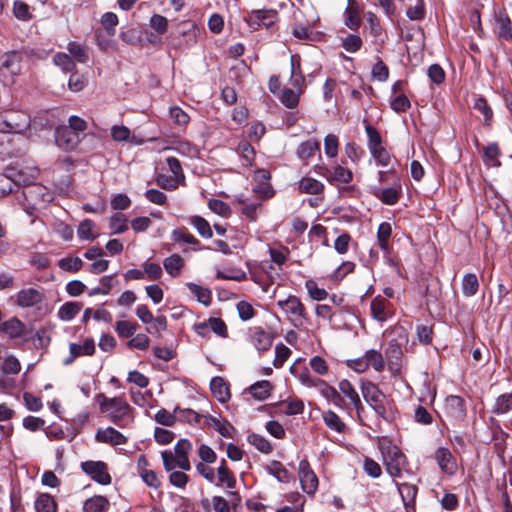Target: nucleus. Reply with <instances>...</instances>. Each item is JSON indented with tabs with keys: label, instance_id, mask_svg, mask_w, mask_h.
Segmentation results:
<instances>
[{
	"label": "nucleus",
	"instance_id": "1",
	"mask_svg": "<svg viewBox=\"0 0 512 512\" xmlns=\"http://www.w3.org/2000/svg\"><path fill=\"white\" fill-rule=\"evenodd\" d=\"M6 171L14 185L25 186L23 195L33 206L38 205L40 202L46 203L52 200V196L46 187L33 184L39 175L38 168L11 165L6 168Z\"/></svg>",
	"mask_w": 512,
	"mask_h": 512
},
{
	"label": "nucleus",
	"instance_id": "2",
	"mask_svg": "<svg viewBox=\"0 0 512 512\" xmlns=\"http://www.w3.org/2000/svg\"><path fill=\"white\" fill-rule=\"evenodd\" d=\"M101 413L119 428H128L134 422L133 409L122 397L108 398L100 393L96 395Z\"/></svg>",
	"mask_w": 512,
	"mask_h": 512
},
{
	"label": "nucleus",
	"instance_id": "3",
	"mask_svg": "<svg viewBox=\"0 0 512 512\" xmlns=\"http://www.w3.org/2000/svg\"><path fill=\"white\" fill-rule=\"evenodd\" d=\"M361 392L366 403L380 418L386 422H392L395 419L393 405L376 384L370 381H362Z\"/></svg>",
	"mask_w": 512,
	"mask_h": 512
},
{
	"label": "nucleus",
	"instance_id": "4",
	"mask_svg": "<svg viewBox=\"0 0 512 512\" xmlns=\"http://www.w3.org/2000/svg\"><path fill=\"white\" fill-rule=\"evenodd\" d=\"M378 447L382 453L383 464L387 473L392 478L401 477L402 470L408 465L406 455L388 438L379 439Z\"/></svg>",
	"mask_w": 512,
	"mask_h": 512
},
{
	"label": "nucleus",
	"instance_id": "5",
	"mask_svg": "<svg viewBox=\"0 0 512 512\" xmlns=\"http://www.w3.org/2000/svg\"><path fill=\"white\" fill-rule=\"evenodd\" d=\"M277 305L295 328H300L308 320L306 307L297 296L289 295L286 299L279 300Z\"/></svg>",
	"mask_w": 512,
	"mask_h": 512
},
{
	"label": "nucleus",
	"instance_id": "6",
	"mask_svg": "<svg viewBox=\"0 0 512 512\" xmlns=\"http://www.w3.org/2000/svg\"><path fill=\"white\" fill-rule=\"evenodd\" d=\"M30 124V117L22 111L10 110L0 116V132L2 133H22Z\"/></svg>",
	"mask_w": 512,
	"mask_h": 512
},
{
	"label": "nucleus",
	"instance_id": "7",
	"mask_svg": "<svg viewBox=\"0 0 512 512\" xmlns=\"http://www.w3.org/2000/svg\"><path fill=\"white\" fill-rule=\"evenodd\" d=\"M245 23L254 31L261 26L269 29L278 21V12L274 9H256L247 13Z\"/></svg>",
	"mask_w": 512,
	"mask_h": 512
},
{
	"label": "nucleus",
	"instance_id": "8",
	"mask_svg": "<svg viewBox=\"0 0 512 512\" xmlns=\"http://www.w3.org/2000/svg\"><path fill=\"white\" fill-rule=\"evenodd\" d=\"M82 137L71 127L66 125L58 126L55 130V143L64 151L74 150L81 142Z\"/></svg>",
	"mask_w": 512,
	"mask_h": 512
},
{
	"label": "nucleus",
	"instance_id": "9",
	"mask_svg": "<svg viewBox=\"0 0 512 512\" xmlns=\"http://www.w3.org/2000/svg\"><path fill=\"white\" fill-rule=\"evenodd\" d=\"M82 471L101 485H109L112 481L107 472V465L102 461H85L81 463Z\"/></svg>",
	"mask_w": 512,
	"mask_h": 512
},
{
	"label": "nucleus",
	"instance_id": "10",
	"mask_svg": "<svg viewBox=\"0 0 512 512\" xmlns=\"http://www.w3.org/2000/svg\"><path fill=\"white\" fill-rule=\"evenodd\" d=\"M298 474L302 490L308 495H313L318 488V478L307 459L299 462Z\"/></svg>",
	"mask_w": 512,
	"mask_h": 512
},
{
	"label": "nucleus",
	"instance_id": "11",
	"mask_svg": "<svg viewBox=\"0 0 512 512\" xmlns=\"http://www.w3.org/2000/svg\"><path fill=\"white\" fill-rule=\"evenodd\" d=\"M45 298L43 289H21L15 295V304L21 308H30L41 303Z\"/></svg>",
	"mask_w": 512,
	"mask_h": 512
},
{
	"label": "nucleus",
	"instance_id": "12",
	"mask_svg": "<svg viewBox=\"0 0 512 512\" xmlns=\"http://www.w3.org/2000/svg\"><path fill=\"white\" fill-rule=\"evenodd\" d=\"M370 312L374 320L385 322L393 316L392 304L381 295H377L370 303Z\"/></svg>",
	"mask_w": 512,
	"mask_h": 512
},
{
	"label": "nucleus",
	"instance_id": "13",
	"mask_svg": "<svg viewBox=\"0 0 512 512\" xmlns=\"http://www.w3.org/2000/svg\"><path fill=\"white\" fill-rule=\"evenodd\" d=\"M434 459L438 464L440 470L449 475L453 476L457 472L456 458L453 456L451 451L446 447H439L435 450Z\"/></svg>",
	"mask_w": 512,
	"mask_h": 512
},
{
	"label": "nucleus",
	"instance_id": "14",
	"mask_svg": "<svg viewBox=\"0 0 512 512\" xmlns=\"http://www.w3.org/2000/svg\"><path fill=\"white\" fill-rule=\"evenodd\" d=\"M372 194L386 205H395L402 196V186L399 181L387 188L372 187Z\"/></svg>",
	"mask_w": 512,
	"mask_h": 512
},
{
	"label": "nucleus",
	"instance_id": "15",
	"mask_svg": "<svg viewBox=\"0 0 512 512\" xmlns=\"http://www.w3.org/2000/svg\"><path fill=\"white\" fill-rule=\"evenodd\" d=\"M250 341L259 351H268L274 340L273 334L265 331L262 327H252L249 329Z\"/></svg>",
	"mask_w": 512,
	"mask_h": 512
},
{
	"label": "nucleus",
	"instance_id": "16",
	"mask_svg": "<svg viewBox=\"0 0 512 512\" xmlns=\"http://www.w3.org/2000/svg\"><path fill=\"white\" fill-rule=\"evenodd\" d=\"M95 353V342L93 338H86L83 345L76 343H70L69 345V356L64 359L65 365L72 364L76 358L80 356H92Z\"/></svg>",
	"mask_w": 512,
	"mask_h": 512
},
{
	"label": "nucleus",
	"instance_id": "17",
	"mask_svg": "<svg viewBox=\"0 0 512 512\" xmlns=\"http://www.w3.org/2000/svg\"><path fill=\"white\" fill-rule=\"evenodd\" d=\"M22 56L19 51H9L4 53L0 59V75L6 70L10 75H19L21 72Z\"/></svg>",
	"mask_w": 512,
	"mask_h": 512
},
{
	"label": "nucleus",
	"instance_id": "18",
	"mask_svg": "<svg viewBox=\"0 0 512 512\" xmlns=\"http://www.w3.org/2000/svg\"><path fill=\"white\" fill-rule=\"evenodd\" d=\"M393 482L398 489L407 512H415V502L418 493L417 486L410 483H398L395 480Z\"/></svg>",
	"mask_w": 512,
	"mask_h": 512
},
{
	"label": "nucleus",
	"instance_id": "19",
	"mask_svg": "<svg viewBox=\"0 0 512 512\" xmlns=\"http://www.w3.org/2000/svg\"><path fill=\"white\" fill-rule=\"evenodd\" d=\"M95 439L101 443H108L111 445H122L127 442V438L118 430L113 427L105 429H98Z\"/></svg>",
	"mask_w": 512,
	"mask_h": 512
},
{
	"label": "nucleus",
	"instance_id": "20",
	"mask_svg": "<svg viewBox=\"0 0 512 512\" xmlns=\"http://www.w3.org/2000/svg\"><path fill=\"white\" fill-rule=\"evenodd\" d=\"M495 23L497 29V36L500 39L509 41L512 39V22L508 14L500 11L495 14Z\"/></svg>",
	"mask_w": 512,
	"mask_h": 512
},
{
	"label": "nucleus",
	"instance_id": "21",
	"mask_svg": "<svg viewBox=\"0 0 512 512\" xmlns=\"http://www.w3.org/2000/svg\"><path fill=\"white\" fill-rule=\"evenodd\" d=\"M210 389L213 396L220 402L225 403L230 398V390L228 384L220 376L211 379Z\"/></svg>",
	"mask_w": 512,
	"mask_h": 512
},
{
	"label": "nucleus",
	"instance_id": "22",
	"mask_svg": "<svg viewBox=\"0 0 512 512\" xmlns=\"http://www.w3.org/2000/svg\"><path fill=\"white\" fill-rule=\"evenodd\" d=\"M25 325L16 317H13L0 325V332L9 338H20L24 335Z\"/></svg>",
	"mask_w": 512,
	"mask_h": 512
},
{
	"label": "nucleus",
	"instance_id": "23",
	"mask_svg": "<svg viewBox=\"0 0 512 512\" xmlns=\"http://www.w3.org/2000/svg\"><path fill=\"white\" fill-rule=\"evenodd\" d=\"M272 390L273 385L268 380L257 381L248 388L249 394L258 401L269 398Z\"/></svg>",
	"mask_w": 512,
	"mask_h": 512
},
{
	"label": "nucleus",
	"instance_id": "24",
	"mask_svg": "<svg viewBox=\"0 0 512 512\" xmlns=\"http://www.w3.org/2000/svg\"><path fill=\"white\" fill-rule=\"evenodd\" d=\"M291 89H294L300 93L304 91L305 77L301 71L300 62L295 60V57H291V76L289 79Z\"/></svg>",
	"mask_w": 512,
	"mask_h": 512
},
{
	"label": "nucleus",
	"instance_id": "25",
	"mask_svg": "<svg viewBox=\"0 0 512 512\" xmlns=\"http://www.w3.org/2000/svg\"><path fill=\"white\" fill-rule=\"evenodd\" d=\"M265 470L281 483H289L293 479L292 474L277 460L271 461Z\"/></svg>",
	"mask_w": 512,
	"mask_h": 512
},
{
	"label": "nucleus",
	"instance_id": "26",
	"mask_svg": "<svg viewBox=\"0 0 512 512\" xmlns=\"http://www.w3.org/2000/svg\"><path fill=\"white\" fill-rule=\"evenodd\" d=\"M353 180V173L350 169L345 168L341 164H336L331 167L330 176L328 182L333 183H344L349 184Z\"/></svg>",
	"mask_w": 512,
	"mask_h": 512
},
{
	"label": "nucleus",
	"instance_id": "27",
	"mask_svg": "<svg viewBox=\"0 0 512 512\" xmlns=\"http://www.w3.org/2000/svg\"><path fill=\"white\" fill-rule=\"evenodd\" d=\"M385 356L388 362L389 369H393L398 362H401L403 357V350L401 343L397 340L392 339L388 343V347L385 350Z\"/></svg>",
	"mask_w": 512,
	"mask_h": 512
},
{
	"label": "nucleus",
	"instance_id": "28",
	"mask_svg": "<svg viewBox=\"0 0 512 512\" xmlns=\"http://www.w3.org/2000/svg\"><path fill=\"white\" fill-rule=\"evenodd\" d=\"M110 503L108 499L102 495H96L88 498L83 505L84 512H107Z\"/></svg>",
	"mask_w": 512,
	"mask_h": 512
},
{
	"label": "nucleus",
	"instance_id": "29",
	"mask_svg": "<svg viewBox=\"0 0 512 512\" xmlns=\"http://www.w3.org/2000/svg\"><path fill=\"white\" fill-rule=\"evenodd\" d=\"M324 189V184L312 177L306 176L299 181V191L301 193L318 195L322 194Z\"/></svg>",
	"mask_w": 512,
	"mask_h": 512
},
{
	"label": "nucleus",
	"instance_id": "30",
	"mask_svg": "<svg viewBox=\"0 0 512 512\" xmlns=\"http://www.w3.org/2000/svg\"><path fill=\"white\" fill-rule=\"evenodd\" d=\"M82 303L80 302H66L58 310V317L62 321H70L76 317V315L82 309Z\"/></svg>",
	"mask_w": 512,
	"mask_h": 512
},
{
	"label": "nucleus",
	"instance_id": "31",
	"mask_svg": "<svg viewBox=\"0 0 512 512\" xmlns=\"http://www.w3.org/2000/svg\"><path fill=\"white\" fill-rule=\"evenodd\" d=\"M34 506L37 512H56L57 510L55 499L47 493L40 494L36 498Z\"/></svg>",
	"mask_w": 512,
	"mask_h": 512
},
{
	"label": "nucleus",
	"instance_id": "32",
	"mask_svg": "<svg viewBox=\"0 0 512 512\" xmlns=\"http://www.w3.org/2000/svg\"><path fill=\"white\" fill-rule=\"evenodd\" d=\"M462 293L465 297L474 296L479 289V281L474 273H466L462 278Z\"/></svg>",
	"mask_w": 512,
	"mask_h": 512
},
{
	"label": "nucleus",
	"instance_id": "33",
	"mask_svg": "<svg viewBox=\"0 0 512 512\" xmlns=\"http://www.w3.org/2000/svg\"><path fill=\"white\" fill-rule=\"evenodd\" d=\"M67 50L73 60L83 64L88 62L89 55L87 48L84 45L75 41H71L67 45Z\"/></svg>",
	"mask_w": 512,
	"mask_h": 512
},
{
	"label": "nucleus",
	"instance_id": "34",
	"mask_svg": "<svg viewBox=\"0 0 512 512\" xmlns=\"http://www.w3.org/2000/svg\"><path fill=\"white\" fill-rule=\"evenodd\" d=\"M320 151V143L316 140H307L302 142L297 148V156L302 160L313 157Z\"/></svg>",
	"mask_w": 512,
	"mask_h": 512
},
{
	"label": "nucleus",
	"instance_id": "35",
	"mask_svg": "<svg viewBox=\"0 0 512 512\" xmlns=\"http://www.w3.org/2000/svg\"><path fill=\"white\" fill-rule=\"evenodd\" d=\"M321 394L328 400L331 401L336 407L343 408L345 406V400L333 386L328 385L325 381L320 387Z\"/></svg>",
	"mask_w": 512,
	"mask_h": 512
},
{
	"label": "nucleus",
	"instance_id": "36",
	"mask_svg": "<svg viewBox=\"0 0 512 512\" xmlns=\"http://www.w3.org/2000/svg\"><path fill=\"white\" fill-rule=\"evenodd\" d=\"M183 265L184 261L182 257L178 254H172L171 256L167 257L163 262L164 269L172 277H176L180 274Z\"/></svg>",
	"mask_w": 512,
	"mask_h": 512
},
{
	"label": "nucleus",
	"instance_id": "37",
	"mask_svg": "<svg viewBox=\"0 0 512 512\" xmlns=\"http://www.w3.org/2000/svg\"><path fill=\"white\" fill-rule=\"evenodd\" d=\"M53 62L65 73H72L76 70V64L73 58L64 52H58L53 56Z\"/></svg>",
	"mask_w": 512,
	"mask_h": 512
},
{
	"label": "nucleus",
	"instance_id": "38",
	"mask_svg": "<svg viewBox=\"0 0 512 512\" xmlns=\"http://www.w3.org/2000/svg\"><path fill=\"white\" fill-rule=\"evenodd\" d=\"M392 234L391 224L388 222H382L377 229V241L382 251H388L389 239Z\"/></svg>",
	"mask_w": 512,
	"mask_h": 512
},
{
	"label": "nucleus",
	"instance_id": "39",
	"mask_svg": "<svg viewBox=\"0 0 512 512\" xmlns=\"http://www.w3.org/2000/svg\"><path fill=\"white\" fill-rule=\"evenodd\" d=\"M282 407L281 411L287 415H298L304 411V402L300 399H287L278 404Z\"/></svg>",
	"mask_w": 512,
	"mask_h": 512
},
{
	"label": "nucleus",
	"instance_id": "40",
	"mask_svg": "<svg viewBox=\"0 0 512 512\" xmlns=\"http://www.w3.org/2000/svg\"><path fill=\"white\" fill-rule=\"evenodd\" d=\"M323 421L328 428L338 433H342L346 429L345 423L332 410L323 413Z\"/></svg>",
	"mask_w": 512,
	"mask_h": 512
},
{
	"label": "nucleus",
	"instance_id": "41",
	"mask_svg": "<svg viewBox=\"0 0 512 512\" xmlns=\"http://www.w3.org/2000/svg\"><path fill=\"white\" fill-rule=\"evenodd\" d=\"M247 441L261 453L268 454L272 451L270 441L260 434L250 433L247 436Z\"/></svg>",
	"mask_w": 512,
	"mask_h": 512
},
{
	"label": "nucleus",
	"instance_id": "42",
	"mask_svg": "<svg viewBox=\"0 0 512 512\" xmlns=\"http://www.w3.org/2000/svg\"><path fill=\"white\" fill-rule=\"evenodd\" d=\"M189 222L202 237L209 239L213 236L209 222L203 217L198 215L191 216Z\"/></svg>",
	"mask_w": 512,
	"mask_h": 512
},
{
	"label": "nucleus",
	"instance_id": "43",
	"mask_svg": "<svg viewBox=\"0 0 512 512\" xmlns=\"http://www.w3.org/2000/svg\"><path fill=\"white\" fill-rule=\"evenodd\" d=\"M512 410V393H504L497 397L492 412L503 415Z\"/></svg>",
	"mask_w": 512,
	"mask_h": 512
},
{
	"label": "nucleus",
	"instance_id": "44",
	"mask_svg": "<svg viewBox=\"0 0 512 512\" xmlns=\"http://www.w3.org/2000/svg\"><path fill=\"white\" fill-rule=\"evenodd\" d=\"M302 93L294 90V89H291V88H284L281 92V95H280V101L281 103L289 108V109H293V108H296L299 104V99H300V95Z\"/></svg>",
	"mask_w": 512,
	"mask_h": 512
},
{
	"label": "nucleus",
	"instance_id": "45",
	"mask_svg": "<svg viewBox=\"0 0 512 512\" xmlns=\"http://www.w3.org/2000/svg\"><path fill=\"white\" fill-rule=\"evenodd\" d=\"M368 367L372 366L376 372H382L385 368V361L380 351L370 349L365 352Z\"/></svg>",
	"mask_w": 512,
	"mask_h": 512
},
{
	"label": "nucleus",
	"instance_id": "46",
	"mask_svg": "<svg viewBox=\"0 0 512 512\" xmlns=\"http://www.w3.org/2000/svg\"><path fill=\"white\" fill-rule=\"evenodd\" d=\"M473 108L483 115L484 125L489 126L493 119V111L488 105L487 100L481 96L477 97L474 101Z\"/></svg>",
	"mask_w": 512,
	"mask_h": 512
},
{
	"label": "nucleus",
	"instance_id": "47",
	"mask_svg": "<svg viewBox=\"0 0 512 512\" xmlns=\"http://www.w3.org/2000/svg\"><path fill=\"white\" fill-rule=\"evenodd\" d=\"M109 228L112 234H121L128 230V219L122 213H115L109 221Z\"/></svg>",
	"mask_w": 512,
	"mask_h": 512
},
{
	"label": "nucleus",
	"instance_id": "48",
	"mask_svg": "<svg viewBox=\"0 0 512 512\" xmlns=\"http://www.w3.org/2000/svg\"><path fill=\"white\" fill-rule=\"evenodd\" d=\"M171 237L172 240L177 243H187L192 246H198L200 244L199 240L195 238L185 227L173 230Z\"/></svg>",
	"mask_w": 512,
	"mask_h": 512
},
{
	"label": "nucleus",
	"instance_id": "49",
	"mask_svg": "<svg viewBox=\"0 0 512 512\" xmlns=\"http://www.w3.org/2000/svg\"><path fill=\"white\" fill-rule=\"evenodd\" d=\"M218 479L222 484H226L227 488L233 489L236 486V479L226 465L225 459H222L217 469Z\"/></svg>",
	"mask_w": 512,
	"mask_h": 512
},
{
	"label": "nucleus",
	"instance_id": "50",
	"mask_svg": "<svg viewBox=\"0 0 512 512\" xmlns=\"http://www.w3.org/2000/svg\"><path fill=\"white\" fill-rule=\"evenodd\" d=\"M187 287L192 294L197 297V300L204 304L205 306H209L211 303L212 293L208 288H203L195 283H187Z\"/></svg>",
	"mask_w": 512,
	"mask_h": 512
},
{
	"label": "nucleus",
	"instance_id": "51",
	"mask_svg": "<svg viewBox=\"0 0 512 512\" xmlns=\"http://www.w3.org/2000/svg\"><path fill=\"white\" fill-rule=\"evenodd\" d=\"M95 223L91 219H84L80 222L77 235L81 240H94L97 236L93 233Z\"/></svg>",
	"mask_w": 512,
	"mask_h": 512
},
{
	"label": "nucleus",
	"instance_id": "52",
	"mask_svg": "<svg viewBox=\"0 0 512 512\" xmlns=\"http://www.w3.org/2000/svg\"><path fill=\"white\" fill-rule=\"evenodd\" d=\"M54 115L50 111H41L33 119L36 127L51 129L55 125Z\"/></svg>",
	"mask_w": 512,
	"mask_h": 512
},
{
	"label": "nucleus",
	"instance_id": "53",
	"mask_svg": "<svg viewBox=\"0 0 512 512\" xmlns=\"http://www.w3.org/2000/svg\"><path fill=\"white\" fill-rule=\"evenodd\" d=\"M501 155L500 149L497 143H491L484 148V162L490 163L493 166H500L501 162L498 160Z\"/></svg>",
	"mask_w": 512,
	"mask_h": 512
},
{
	"label": "nucleus",
	"instance_id": "54",
	"mask_svg": "<svg viewBox=\"0 0 512 512\" xmlns=\"http://www.w3.org/2000/svg\"><path fill=\"white\" fill-rule=\"evenodd\" d=\"M305 288L309 296L315 301H322L328 297V292L324 288L318 287L314 280H307L305 282Z\"/></svg>",
	"mask_w": 512,
	"mask_h": 512
},
{
	"label": "nucleus",
	"instance_id": "55",
	"mask_svg": "<svg viewBox=\"0 0 512 512\" xmlns=\"http://www.w3.org/2000/svg\"><path fill=\"white\" fill-rule=\"evenodd\" d=\"M13 14L20 21H29L33 17L28 4L20 0L14 2Z\"/></svg>",
	"mask_w": 512,
	"mask_h": 512
},
{
	"label": "nucleus",
	"instance_id": "56",
	"mask_svg": "<svg viewBox=\"0 0 512 512\" xmlns=\"http://www.w3.org/2000/svg\"><path fill=\"white\" fill-rule=\"evenodd\" d=\"M365 131H366V134L368 137L367 146H368L369 151L383 146L382 145V137H381L380 133L378 132V130L374 126L369 125V124L366 125Z\"/></svg>",
	"mask_w": 512,
	"mask_h": 512
},
{
	"label": "nucleus",
	"instance_id": "57",
	"mask_svg": "<svg viewBox=\"0 0 512 512\" xmlns=\"http://www.w3.org/2000/svg\"><path fill=\"white\" fill-rule=\"evenodd\" d=\"M137 329L136 323H131L129 321L121 320L117 321L115 324V331L121 338H128L134 335Z\"/></svg>",
	"mask_w": 512,
	"mask_h": 512
},
{
	"label": "nucleus",
	"instance_id": "58",
	"mask_svg": "<svg viewBox=\"0 0 512 512\" xmlns=\"http://www.w3.org/2000/svg\"><path fill=\"white\" fill-rule=\"evenodd\" d=\"M290 355H291V350L284 344L278 343L275 346V358L273 361V365L276 368H281L284 365V363L288 360Z\"/></svg>",
	"mask_w": 512,
	"mask_h": 512
},
{
	"label": "nucleus",
	"instance_id": "59",
	"mask_svg": "<svg viewBox=\"0 0 512 512\" xmlns=\"http://www.w3.org/2000/svg\"><path fill=\"white\" fill-rule=\"evenodd\" d=\"M339 140L334 134H328L324 138V151L327 157L335 158L338 155Z\"/></svg>",
	"mask_w": 512,
	"mask_h": 512
},
{
	"label": "nucleus",
	"instance_id": "60",
	"mask_svg": "<svg viewBox=\"0 0 512 512\" xmlns=\"http://www.w3.org/2000/svg\"><path fill=\"white\" fill-rule=\"evenodd\" d=\"M362 44L363 42L361 37L356 34H349L342 39V47L350 53L359 51L362 47Z\"/></svg>",
	"mask_w": 512,
	"mask_h": 512
},
{
	"label": "nucleus",
	"instance_id": "61",
	"mask_svg": "<svg viewBox=\"0 0 512 512\" xmlns=\"http://www.w3.org/2000/svg\"><path fill=\"white\" fill-rule=\"evenodd\" d=\"M58 266L64 271L77 272L82 268L83 261L79 257H66L59 260Z\"/></svg>",
	"mask_w": 512,
	"mask_h": 512
},
{
	"label": "nucleus",
	"instance_id": "62",
	"mask_svg": "<svg viewBox=\"0 0 512 512\" xmlns=\"http://www.w3.org/2000/svg\"><path fill=\"white\" fill-rule=\"evenodd\" d=\"M237 152L246 161V165H252L255 158V150L249 142H239L237 146Z\"/></svg>",
	"mask_w": 512,
	"mask_h": 512
},
{
	"label": "nucleus",
	"instance_id": "63",
	"mask_svg": "<svg viewBox=\"0 0 512 512\" xmlns=\"http://www.w3.org/2000/svg\"><path fill=\"white\" fill-rule=\"evenodd\" d=\"M101 24L107 31L109 36H113L116 32V26L118 24V17L113 12H106L101 17Z\"/></svg>",
	"mask_w": 512,
	"mask_h": 512
},
{
	"label": "nucleus",
	"instance_id": "64",
	"mask_svg": "<svg viewBox=\"0 0 512 512\" xmlns=\"http://www.w3.org/2000/svg\"><path fill=\"white\" fill-rule=\"evenodd\" d=\"M208 207L211 211L222 217H228L231 214L229 205L219 199H210L208 202Z\"/></svg>",
	"mask_w": 512,
	"mask_h": 512
}]
</instances>
